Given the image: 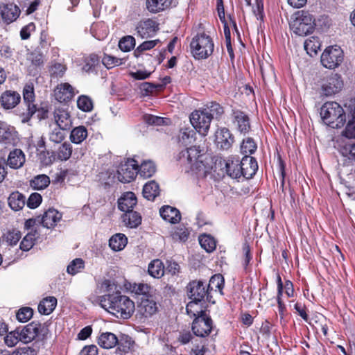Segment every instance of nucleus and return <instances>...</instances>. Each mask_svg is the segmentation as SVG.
Segmentation results:
<instances>
[{"label": "nucleus", "mask_w": 355, "mask_h": 355, "mask_svg": "<svg viewBox=\"0 0 355 355\" xmlns=\"http://www.w3.org/2000/svg\"><path fill=\"white\" fill-rule=\"evenodd\" d=\"M189 119L195 130L200 135L206 136L208 134L211 119L203 109L193 111L191 114Z\"/></svg>", "instance_id": "nucleus-6"}, {"label": "nucleus", "mask_w": 355, "mask_h": 355, "mask_svg": "<svg viewBox=\"0 0 355 355\" xmlns=\"http://www.w3.org/2000/svg\"><path fill=\"white\" fill-rule=\"evenodd\" d=\"M343 60V52L338 46H329L321 55L322 64L328 69L338 67Z\"/></svg>", "instance_id": "nucleus-7"}, {"label": "nucleus", "mask_w": 355, "mask_h": 355, "mask_svg": "<svg viewBox=\"0 0 355 355\" xmlns=\"http://www.w3.org/2000/svg\"><path fill=\"white\" fill-rule=\"evenodd\" d=\"M199 243L201 247L207 252H213L216 247L214 239L210 235L203 234L199 237Z\"/></svg>", "instance_id": "nucleus-45"}, {"label": "nucleus", "mask_w": 355, "mask_h": 355, "mask_svg": "<svg viewBox=\"0 0 355 355\" xmlns=\"http://www.w3.org/2000/svg\"><path fill=\"white\" fill-rule=\"evenodd\" d=\"M293 32L300 36H305L313 32L315 26L312 15L306 11H302L291 24Z\"/></svg>", "instance_id": "nucleus-5"}, {"label": "nucleus", "mask_w": 355, "mask_h": 355, "mask_svg": "<svg viewBox=\"0 0 355 355\" xmlns=\"http://www.w3.org/2000/svg\"><path fill=\"white\" fill-rule=\"evenodd\" d=\"M20 13L21 10L17 5L0 2V24H12L19 18Z\"/></svg>", "instance_id": "nucleus-9"}, {"label": "nucleus", "mask_w": 355, "mask_h": 355, "mask_svg": "<svg viewBox=\"0 0 355 355\" xmlns=\"http://www.w3.org/2000/svg\"><path fill=\"white\" fill-rule=\"evenodd\" d=\"M187 289L191 300L202 301L206 296L208 298V289L202 281H192L187 286Z\"/></svg>", "instance_id": "nucleus-15"}, {"label": "nucleus", "mask_w": 355, "mask_h": 355, "mask_svg": "<svg viewBox=\"0 0 355 355\" xmlns=\"http://www.w3.org/2000/svg\"><path fill=\"white\" fill-rule=\"evenodd\" d=\"M233 123L237 130L243 134H246L250 130V123L248 116L243 112L236 110H233Z\"/></svg>", "instance_id": "nucleus-20"}, {"label": "nucleus", "mask_w": 355, "mask_h": 355, "mask_svg": "<svg viewBox=\"0 0 355 355\" xmlns=\"http://www.w3.org/2000/svg\"><path fill=\"white\" fill-rule=\"evenodd\" d=\"M201 302L202 301L192 300V301L189 302L186 307L188 315H189L191 317H195V318L196 317H200V315H207L206 311L202 309V307L200 304Z\"/></svg>", "instance_id": "nucleus-39"}, {"label": "nucleus", "mask_w": 355, "mask_h": 355, "mask_svg": "<svg viewBox=\"0 0 355 355\" xmlns=\"http://www.w3.org/2000/svg\"><path fill=\"white\" fill-rule=\"evenodd\" d=\"M88 135L87 128L83 125L74 128L70 134V140L76 144H81Z\"/></svg>", "instance_id": "nucleus-34"}, {"label": "nucleus", "mask_w": 355, "mask_h": 355, "mask_svg": "<svg viewBox=\"0 0 355 355\" xmlns=\"http://www.w3.org/2000/svg\"><path fill=\"white\" fill-rule=\"evenodd\" d=\"M57 305V299L55 297H47L43 299L38 305V311L44 315H49L53 312Z\"/></svg>", "instance_id": "nucleus-31"}, {"label": "nucleus", "mask_w": 355, "mask_h": 355, "mask_svg": "<svg viewBox=\"0 0 355 355\" xmlns=\"http://www.w3.org/2000/svg\"><path fill=\"white\" fill-rule=\"evenodd\" d=\"M137 198L134 193L127 192L118 200L119 209L127 212L132 210L133 207L137 205Z\"/></svg>", "instance_id": "nucleus-24"}, {"label": "nucleus", "mask_w": 355, "mask_h": 355, "mask_svg": "<svg viewBox=\"0 0 355 355\" xmlns=\"http://www.w3.org/2000/svg\"><path fill=\"white\" fill-rule=\"evenodd\" d=\"M139 173L138 164L134 159H128L121 164L117 171V178L120 182H130Z\"/></svg>", "instance_id": "nucleus-8"}, {"label": "nucleus", "mask_w": 355, "mask_h": 355, "mask_svg": "<svg viewBox=\"0 0 355 355\" xmlns=\"http://www.w3.org/2000/svg\"><path fill=\"white\" fill-rule=\"evenodd\" d=\"M227 174L232 178H239L242 176L241 162L239 160H228L225 164Z\"/></svg>", "instance_id": "nucleus-38"}, {"label": "nucleus", "mask_w": 355, "mask_h": 355, "mask_svg": "<svg viewBox=\"0 0 355 355\" xmlns=\"http://www.w3.org/2000/svg\"><path fill=\"white\" fill-rule=\"evenodd\" d=\"M156 172V166L152 161H144L141 163L139 174L144 178L152 177Z\"/></svg>", "instance_id": "nucleus-41"}, {"label": "nucleus", "mask_w": 355, "mask_h": 355, "mask_svg": "<svg viewBox=\"0 0 355 355\" xmlns=\"http://www.w3.org/2000/svg\"><path fill=\"white\" fill-rule=\"evenodd\" d=\"M78 107L83 112H90L93 108L91 98L87 96H80L77 101Z\"/></svg>", "instance_id": "nucleus-56"}, {"label": "nucleus", "mask_w": 355, "mask_h": 355, "mask_svg": "<svg viewBox=\"0 0 355 355\" xmlns=\"http://www.w3.org/2000/svg\"><path fill=\"white\" fill-rule=\"evenodd\" d=\"M63 130L62 128L58 127L53 129L49 135V140L55 144L62 142L65 137Z\"/></svg>", "instance_id": "nucleus-59"}, {"label": "nucleus", "mask_w": 355, "mask_h": 355, "mask_svg": "<svg viewBox=\"0 0 355 355\" xmlns=\"http://www.w3.org/2000/svg\"><path fill=\"white\" fill-rule=\"evenodd\" d=\"M343 87L340 76L337 73L331 74L323 80L321 89L325 96H331L339 92Z\"/></svg>", "instance_id": "nucleus-10"}, {"label": "nucleus", "mask_w": 355, "mask_h": 355, "mask_svg": "<svg viewBox=\"0 0 355 355\" xmlns=\"http://www.w3.org/2000/svg\"><path fill=\"white\" fill-rule=\"evenodd\" d=\"M203 110L208 113L211 120L214 118L218 119L224 112L223 108L216 102H211L206 105V107L203 108Z\"/></svg>", "instance_id": "nucleus-43"}, {"label": "nucleus", "mask_w": 355, "mask_h": 355, "mask_svg": "<svg viewBox=\"0 0 355 355\" xmlns=\"http://www.w3.org/2000/svg\"><path fill=\"white\" fill-rule=\"evenodd\" d=\"M122 218L125 225L131 228L137 227L141 222V216L133 210L125 212Z\"/></svg>", "instance_id": "nucleus-36"}, {"label": "nucleus", "mask_w": 355, "mask_h": 355, "mask_svg": "<svg viewBox=\"0 0 355 355\" xmlns=\"http://www.w3.org/2000/svg\"><path fill=\"white\" fill-rule=\"evenodd\" d=\"M193 334L199 337L208 336L212 329V320L209 315L196 317L191 327Z\"/></svg>", "instance_id": "nucleus-11"}, {"label": "nucleus", "mask_w": 355, "mask_h": 355, "mask_svg": "<svg viewBox=\"0 0 355 355\" xmlns=\"http://www.w3.org/2000/svg\"><path fill=\"white\" fill-rule=\"evenodd\" d=\"M84 261L80 258H76L70 262L67 266V271L69 274L74 275L84 268Z\"/></svg>", "instance_id": "nucleus-53"}, {"label": "nucleus", "mask_w": 355, "mask_h": 355, "mask_svg": "<svg viewBox=\"0 0 355 355\" xmlns=\"http://www.w3.org/2000/svg\"><path fill=\"white\" fill-rule=\"evenodd\" d=\"M33 314V311L30 307L20 309L16 315L17 319L21 322H26L29 320Z\"/></svg>", "instance_id": "nucleus-60"}, {"label": "nucleus", "mask_w": 355, "mask_h": 355, "mask_svg": "<svg viewBox=\"0 0 355 355\" xmlns=\"http://www.w3.org/2000/svg\"><path fill=\"white\" fill-rule=\"evenodd\" d=\"M62 218V214L53 208L49 209L42 216L40 222L46 228L53 227Z\"/></svg>", "instance_id": "nucleus-21"}, {"label": "nucleus", "mask_w": 355, "mask_h": 355, "mask_svg": "<svg viewBox=\"0 0 355 355\" xmlns=\"http://www.w3.org/2000/svg\"><path fill=\"white\" fill-rule=\"evenodd\" d=\"M117 343V337L110 332L102 333L98 339L99 346L105 349H111L115 347Z\"/></svg>", "instance_id": "nucleus-30"}, {"label": "nucleus", "mask_w": 355, "mask_h": 355, "mask_svg": "<svg viewBox=\"0 0 355 355\" xmlns=\"http://www.w3.org/2000/svg\"><path fill=\"white\" fill-rule=\"evenodd\" d=\"M128 242L127 237L123 234H116L109 241L110 247L114 251L123 250Z\"/></svg>", "instance_id": "nucleus-35"}, {"label": "nucleus", "mask_w": 355, "mask_h": 355, "mask_svg": "<svg viewBox=\"0 0 355 355\" xmlns=\"http://www.w3.org/2000/svg\"><path fill=\"white\" fill-rule=\"evenodd\" d=\"M44 55L38 49L30 53L28 55V60L32 64L36 67H40L44 64Z\"/></svg>", "instance_id": "nucleus-55"}, {"label": "nucleus", "mask_w": 355, "mask_h": 355, "mask_svg": "<svg viewBox=\"0 0 355 355\" xmlns=\"http://www.w3.org/2000/svg\"><path fill=\"white\" fill-rule=\"evenodd\" d=\"M54 120L58 128L67 130L71 125V119L69 113L64 109H55L53 113Z\"/></svg>", "instance_id": "nucleus-22"}, {"label": "nucleus", "mask_w": 355, "mask_h": 355, "mask_svg": "<svg viewBox=\"0 0 355 355\" xmlns=\"http://www.w3.org/2000/svg\"><path fill=\"white\" fill-rule=\"evenodd\" d=\"M340 153L349 159L355 160V142L347 143L340 148Z\"/></svg>", "instance_id": "nucleus-58"}, {"label": "nucleus", "mask_w": 355, "mask_h": 355, "mask_svg": "<svg viewBox=\"0 0 355 355\" xmlns=\"http://www.w3.org/2000/svg\"><path fill=\"white\" fill-rule=\"evenodd\" d=\"M8 205L14 211L21 210L25 205L26 197L19 191L12 192L8 197Z\"/></svg>", "instance_id": "nucleus-29"}, {"label": "nucleus", "mask_w": 355, "mask_h": 355, "mask_svg": "<svg viewBox=\"0 0 355 355\" xmlns=\"http://www.w3.org/2000/svg\"><path fill=\"white\" fill-rule=\"evenodd\" d=\"M25 162V155L20 149H15L11 151L7 159V165L12 168H19Z\"/></svg>", "instance_id": "nucleus-27"}, {"label": "nucleus", "mask_w": 355, "mask_h": 355, "mask_svg": "<svg viewBox=\"0 0 355 355\" xmlns=\"http://www.w3.org/2000/svg\"><path fill=\"white\" fill-rule=\"evenodd\" d=\"M85 64L83 67V70L87 73L93 72L96 66L99 64V58L96 54H91L85 58Z\"/></svg>", "instance_id": "nucleus-46"}, {"label": "nucleus", "mask_w": 355, "mask_h": 355, "mask_svg": "<svg viewBox=\"0 0 355 355\" xmlns=\"http://www.w3.org/2000/svg\"><path fill=\"white\" fill-rule=\"evenodd\" d=\"M162 218L171 223H177L181 219V215L178 209L171 206H164L159 210Z\"/></svg>", "instance_id": "nucleus-26"}, {"label": "nucleus", "mask_w": 355, "mask_h": 355, "mask_svg": "<svg viewBox=\"0 0 355 355\" xmlns=\"http://www.w3.org/2000/svg\"><path fill=\"white\" fill-rule=\"evenodd\" d=\"M35 92L34 86L32 83H28L25 85L23 89V100L27 106L26 116L30 118L37 111L36 105L35 102Z\"/></svg>", "instance_id": "nucleus-14"}, {"label": "nucleus", "mask_w": 355, "mask_h": 355, "mask_svg": "<svg viewBox=\"0 0 355 355\" xmlns=\"http://www.w3.org/2000/svg\"><path fill=\"white\" fill-rule=\"evenodd\" d=\"M277 290H278V292H277V304H278V311H279V314L280 315L281 319H283L284 316V312L286 311V306L282 300V292H283V284H282L281 277L279 276H278V278H277Z\"/></svg>", "instance_id": "nucleus-50"}, {"label": "nucleus", "mask_w": 355, "mask_h": 355, "mask_svg": "<svg viewBox=\"0 0 355 355\" xmlns=\"http://www.w3.org/2000/svg\"><path fill=\"white\" fill-rule=\"evenodd\" d=\"M118 349L123 353L127 354L133 348L135 342L128 336H123L118 340Z\"/></svg>", "instance_id": "nucleus-47"}, {"label": "nucleus", "mask_w": 355, "mask_h": 355, "mask_svg": "<svg viewBox=\"0 0 355 355\" xmlns=\"http://www.w3.org/2000/svg\"><path fill=\"white\" fill-rule=\"evenodd\" d=\"M172 0H146V8L153 13L163 11L171 5Z\"/></svg>", "instance_id": "nucleus-28"}, {"label": "nucleus", "mask_w": 355, "mask_h": 355, "mask_svg": "<svg viewBox=\"0 0 355 355\" xmlns=\"http://www.w3.org/2000/svg\"><path fill=\"white\" fill-rule=\"evenodd\" d=\"M21 101V95L16 91L6 90L0 96L1 106L6 110L15 107Z\"/></svg>", "instance_id": "nucleus-18"}, {"label": "nucleus", "mask_w": 355, "mask_h": 355, "mask_svg": "<svg viewBox=\"0 0 355 355\" xmlns=\"http://www.w3.org/2000/svg\"><path fill=\"white\" fill-rule=\"evenodd\" d=\"M159 194V187L155 181H150L144 186L143 196L148 200H153Z\"/></svg>", "instance_id": "nucleus-33"}, {"label": "nucleus", "mask_w": 355, "mask_h": 355, "mask_svg": "<svg viewBox=\"0 0 355 355\" xmlns=\"http://www.w3.org/2000/svg\"><path fill=\"white\" fill-rule=\"evenodd\" d=\"M157 303L150 299H143L138 306V312L144 318H149L157 311Z\"/></svg>", "instance_id": "nucleus-25"}, {"label": "nucleus", "mask_w": 355, "mask_h": 355, "mask_svg": "<svg viewBox=\"0 0 355 355\" xmlns=\"http://www.w3.org/2000/svg\"><path fill=\"white\" fill-rule=\"evenodd\" d=\"M44 329L42 324L33 322L19 331L21 342L28 343L39 336Z\"/></svg>", "instance_id": "nucleus-13"}, {"label": "nucleus", "mask_w": 355, "mask_h": 355, "mask_svg": "<svg viewBox=\"0 0 355 355\" xmlns=\"http://www.w3.org/2000/svg\"><path fill=\"white\" fill-rule=\"evenodd\" d=\"M148 274L154 278H161L164 274V266L161 260L154 259L148 267Z\"/></svg>", "instance_id": "nucleus-32"}, {"label": "nucleus", "mask_w": 355, "mask_h": 355, "mask_svg": "<svg viewBox=\"0 0 355 355\" xmlns=\"http://www.w3.org/2000/svg\"><path fill=\"white\" fill-rule=\"evenodd\" d=\"M135 46V40L132 36L128 35L121 38L119 42V47L124 52L131 51Z\"/></svg>", "instance_id": "nucleus-54"}, {"label": "nucleus", "mask_w": 355, "mask_h": 355, "mask_svg": "<svg viewBox=\"0 0 355 355\" xmlns=\"http://www.w3.org/2000/svg\"><path fill=\"white\" fill-rule=\"evenodd\" d=\"M257 144L253 139L248 137L243 140L241 144V153L245 155L253 154L257 150Z\"/></svg>", "instance_id": "nucleus-44"}, {"label": "nucleus", "mask_w": 355, "mask_h": 355, "mask_svg": "<svg viewBox=\"0 0 355 355\" xmlns=\"http://www.w3.org/2000/svg\"><path fill=\"white\" fill-rule=\"evenodd\" d=\"M171 235L174 241H185L189 237V232L184 225H180L174 228Z\"/></svg>", "instance_id": "nucleus-48"}, {"label": "nucleus", "mask_w": 355, "mask_h": 355, "mask_svg": "<svg viewBox=\"0 0 355 355\" xmlns=\"http://www.w3.org/2000/svg\"><path fill=\"white\" fill-rule=\"evenodd\" d=\"M208 156L202 153L198 147L192 146L182 150L178 160L185 172L195 173L199 177L205 178L210 173L211 166L207 162Z\"/></svg>", "instance_id": "nucleus-1"}, {"label": "nucleus", "mask_w": 355, "mask_h": 355, "mask_svg": "<svg viewBox=\"0 0 355 355\" xmlns=\"http://www.w3.org/2000/svg\"><path fill=\"white\" fill-rule=\"evenodd\" d=\"M343 135L349 139L355 138V115L349 120Z\"/></svg>", "instance_id": "nucleus-64"}, {"label": "nucleus", "mask_w": 355, "mask_h": 355, "mask_svg": "<svg viewBox=\"0 0 355 355\" xmlns=\"http://www.w3.org/2000/svg\"><path fill=\"white\" fill-rule=\"evenodd\" d=\"M320 116L327 125L334 128L342 127L346 121L343 107L334 101L327 102L322 106Z\"/></svg>", "instance_id": "nucleus-3"}, {"label": "nucleus", "mask_w": 355, "mask_h": 355, "mask_svg": "<svg viewBox=\"0 0 355 355\" xmlns=\"http://www.w3.org/2000/svg\"><path fill=\"white\" fill-rule=\"evenodd\" d=\"M102 308L117 318L128 319L135 311V303L120 293L105 295L101 297Z\"/></svg>", "instance_id": "nucleus-2"}, {"label": "nucleus", "mask_w": 355, "mask_h": 355, "mask_svg": "<svg viewBox=\"0 0 355 355\" xmlns=\"http://www.w3.org/2000/svg\"><path fill=\"white\" fill-rule=\"evenodd\" d=\"M50 184V179L46 175H38L30 182L31 187L35 190L44 189Z\"/></svg>", "instance_id": "nucleus-42"}, {"label": "nucleus", "mask_w": 355, "mask_h": 355, "mask_svg": "<svg viewBox=\"0 0 355 355\" xmlns=\"http://www.w3.org/2000/svg\"><path fill=\"white\" fill-rule=\"evenodd\" d=\"M67 70L66 65L55 62L53 63L49 69L50 75L52 78H62L65 73Z\"/></svg>", "instance_id": "nucleus-52"}, {"label": "nucleus", "mask_w": 355, "mask_h": 355, "mask_svg": "<svg viewBox=\"0 0 355 355\" xmlns=\"http://www.w3.org/2000/svg\"><path fill=\"white\" fill-rule=\"evenodd\" d=\"M55 97L59 102H66L73 96V87L69 83H62L55 89Z\"/></svg>", "instance_id": "nucleus-23"}, {"label": "nucleus", "mask_w": 355, "mask_h": 355, "mask_svg": "<svg viewBox=\"0 0 355 355\" xmlns=\"http://www.w3.org/2000/svg\"><path fill=\"white\" fill-rule=\"evenodd\" d=\"M4 343L9 347L15 346L19 342H21L19 330L16 329L8 333L3 338Z\"/></svg>", "instance_id": "nucleus-51"}, {"label": "nucleus", "mask_w": 355, "mask_h": 355, "mask_svg": "<svg viewBox=\"0 0 355 355\" xmlns=\"http://www.w3.org/2000/svg\"><path fill=\"white\" fill-rule=\"evenodd\" d=\"M320 46V42L317 37H311L304 42V49L311 56L318 53Z\"/></svg>", "instance_id": "nucleus-40"}, {"label": "nucleus", "mask_w": 355, "mask_h": 355, "mask_svg": "<svg viewBox=\"0 0 355 355\" xmlns=\"http://www.w3.org/2000/svg\"><path fill=\"white\" fill-rule=\"evenodd\" d=\"M35 239V234L28 233L21 241L20 248L24 251L29 250L33 246Z\"/></svg>", "instance_id": "nucleus-61"}, {"label": "nucleus", "mask_w": 355, "mask_h": 355, "mask_svg": "<svg viewBox=\"0 0 355 355\" xmlns=\"http://www.w3.org/2000/svg\"><path fill=\"white\" fill-rule=\"evenodd\" d=\"M240 162L242 176L245 179L252 178L258 169V164L256 159L252 157L245 155L242 158Z\"/></svg>", "instance_id": "nucleus-19"}, {"label": "nucleus", "mask_w": 355, "mask_h": 355, "mask_svg": "<svg viewBox=\"0 0 355 355\" xmlns=\"http://www.w3.org/2000/svg\"><path fill=\"white\" fill-rule=\"evenodd\" d=\"M223 284L224 279L223 276L220 275H215L211 277L207 289H215L216 291L218 290L221 292V290L223 288Z\"/></svg>", "instance_id": "nucleus-57"}, {"label": "nucleus", "mask_w": 355, "mask_h": 355, "mask_svg": "<svg viewBox=\"0 0 355 355\" xmlns=\"http://www.w3.org/2000/svg\"><path fill=\"white\" fill-rule=\"evenodd\" d=\"M21 237V232L19 230H13L8 232L5 234V239L7 243L11 245H16Z\"/></svg>", "instance_id": "nucleus-63"}, {"label": "nucleus", "mask_w": 355, "mask_h": 355, "mask_svg": "<svg viewBox=\"0 0 355 355\" xmlns=\"http://www.w3.org/2000/svg\"><path fill=\"white\" fill-rule=\"evenodd\" d=\"M214 42L209 35L205 33L194 36L190 43L191 52L196 59H206L214 51Z\"/></svg>", "instance_id": "nucleus-4"}, {"label": "nucleus", "mask_w": 355, "mask_h": 355, "mask_svg": "<svg viewBox=\"0 0 355 355\" xmlns=\"http://www.w3.org/2000/svg\"><path fill=\"white\" fill-rule=\"evenodd\" d=\"M159 40H149L145 41L141 44L134 51V54L136 57H139L140 54L146 50H150L155 46Z\"/></svg>", "instance_id": "nucleus-62"}, {"label": "nucleus", "mask_w": 355, "mask_h": 355, "mask_svg": "<svg viewBox=\"0 0 355 355\" xmlns=\"http://www.w3.org/2000/svg\"><path fill=\"white\" fill-rule=\"evenodd\" d=\"M72 153V146L68 142H64L58 149L57 155L58 159L66 161L69 159Z\"/></svg>", "instance_id": "nucleus-49"}, {"label": "nucleus", "mask_w": 355, "mask_h": 355, "mask_svg": "<svg viewBox=\"0 0 355 355\" xmlns=\"http://www.w3.org/2000/svg\"><path fill=\"white\" fill-rule=\"evenodd\" d=\"M196 131L190 128H182L178 136L179 141L184 146L193 144L196 141Z\"/></svg>", "instance_id": "nucleus-37"}, {"label": "nucleus", "mask_w": 355, "mask_h": 355, "mask_svg": "<svg viewBox=\"0 0 355 355\" xmlns=\"http://www.w3.org/2000/svg\"><path fill=\"white\" fill-rule=\"evenodd\" d=\"M19 140L15 128L5 122L0 121V144L5 146H15Z\"/></svg>", "instance_id": "nucleus-12"}, {"label": "nucleus", "mask_w": 355, "mask_h": 355, "mask_svg": "<svg viewBox=\"0 0 355 355\" xmlns=\"http://www.w3.org/2000/svg\"><path fill=\"white\" fill-rule=\"evenodd\" d=\"M136 30L142 38L153 37L158 30L157 23L153 19H146L138 23Z\"/></svg>", "instance_id": "nucleus-17"}, {"label": "nucleus", "mask_w": 355, "mask_h": 355, "mask_svg": "<svg viewBox=\"0 0 355 355\" xmlns=\"http://www.w3.org/2000/svg\"><path fill=\"white\" fill-rule=\"evenodd\" d=\"M234 141V138L232 134L226 128H220L215 133V143L220 149H229Z\"/></svg>", "instance_id": "nucleus-16"}]
</instances>
